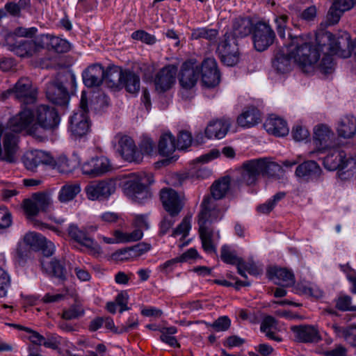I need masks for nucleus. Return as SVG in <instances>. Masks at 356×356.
Returning <instances> with one entry per match:
<instances>
[{"instance_id": "nucleus-1", "label": "nucleus", "mask_w": 356, "mask_h": 356, "mask_svg": "<svg viewBox=\"0 0 356 356\" xmlns=\"http://www.w3.org/2000/svg\"><path fill=\"white\" fill-rule=\"evenodd\" d=\"M286 54L278 51L273 60V67L277 73L284 74L292 69V62L305 73L314 72L320 58L318 47L312 42L309 34H294L289 32L288 42L285 44Z\"/></svg>"}, {"instance_id": "nucleus-2", "label": "nucleus", "mask_w": 356, "mask_h": 356, "mask_svg": "<svg viewBox=\"0 0 356 356\" xmlns=\"http://www.w3.org/2000/svg\"><path fill=\"white\" fill-rule=\"evenodd\" d=\"M36 122L29 129V135L43 140L46 138L45 131L56 129L60 122V118L54 107L40 105L34 114Z\"/></svg>"}, {"instance_id": "nucleus-3", "label": "nucleus", "mask_w": 356, "mask_h": 356, "mask_svg": "<svg viewBox=\"0 0 356 356\" xmlns=\"http://www.w3.org/2000/svg\"><path fill=\"white\" fill-rule=\"evenodd\" d=\"M154 181L153 175L151 173L133 174L125 181L123 189L124 193L132 200L142 203L145 200L151 197L147 186Z\"/></svg>"}, {"instance_id": "nucleus-4", "label": "nucleus", "mask_w": 356, "mask_h": 356, "mask_svg": "<svg viewBox=\"0 0 356 356\" xmlns=\"http://www.w3.org/2000/svg\"><path fill=\"white\" fill-rule=\"evenodd\" d=\"M0 44L8 47L9 50L19 57L33 56L42 49L40 35L34 40H20L15 42V35L6 29L0 31Z\"/></svg>"}, {"instance_id": "nucleus-5", "label": "nucleus", "mask_w": 356, "mask_h": 356, "mask_svg": "<svg viewBox=\"0 0 356 356\" xmlns=\"http://www.w3.org/2000/svg\"><path fill=\"white\" fill-rule=\"evenodd\" d=\"M10 95L23 104H33L37 100L38 90L29 78L22 77L13 88L2 92L0 97L4 100Z\"/></svg>"}, {"instance_id": "nucleus-6", "label": "nucleus", "mask_w": 356, "mask_h": 356, "mask_svg": "<svg viewBox=\"0 0 356 356\" xmlns=\"http://www.w3.org/2000/svg\"><path fill=\"white\" fill-rule=\"evenodd\" d=\"M216 53L221 62L227 66L232 67L238 63L239 60L238 42L231 33L227 32L220 38Z\"/></svg>"}, {"instance_id": "nucleus-7", "label": "nucleus", "mask_w": 356, "mask_h": 356, "mask_svg": "<svg viewBox=\"0 0 356 356\" xmlns=\"http://www.w3.org/2000/svg\"><path fill=\"white\" fill-rule=\"evenodd\" d=\"M88 103L85 92H82L79 108L74 113L70 120V131L75 137L86 135L90 127L88 116Z\"/></svg>"}, {"instance_id": "nucleus-8", "label": "nucleus", "mask_w": 356, "mask_h": 356, "mask_svg": "<svg viewBox=\"0 0 356 356\" xmlns=\"http://www.w3.org/2000/svg\"><path fill=\"white\" fill-rule=\"evenodd\" d=\"M18 137L8 128L0 124V160L9 163L16 161Z\"/></svg>"}, {"instance_id": "nucleus-9", "label": "nucleus", "mask_w": 356, "mask_h": 356, "mask_svg": "<svg viewBox=\"0 0 356 356\" xmlns=\"http://www.w3.org/2000/svg\"><path fill=\"white\" fill-rule=\"evenodd\" d=\"M325 37L329 42L327 49L330 54L337 55L344 58L350 56L352 42L348 32L340 31L336 34L327 32Z\"/></svg>"}, {"instance_id": "nucleus-10", "label": "nucleus", "mask_w": 356, "mask_h": 356, "mask_svg": "<svg viewBox=\"0 0 356 356\" xmlns=\"http://www.w3.org/2000/svg\"><path fill=\"white\" fill-rule=\"evenodd\" d=\"M225 211V209L218 207L216 202L210 196H205L198 214L199 227H210L211 224L222 219Z\"/></svg>"}, {"instance_id": "nucleus-11", "label": "nucleus", "mask_w": 356, "mask_h": 356, "mask_svg": "<svg viewBox=\"0 0 356 356\" xmlns=\"http://www.w3.org/2000/svg\"><path fill=\"white\" fill-rule=\"evenodd\" d=\"M160 200L164 210L171 217H177L184 207V196L171 188L160 191Z\"/></svg>"}, {"instance_id": "nucleus-12", "label": "nucleus", "mask_w": 356, "mask_h": 356, "mask_svg": "<svg viewBox=\"0 0 356 356\" xmlns=\"http://www.w3.org/2000/svg\"><path fill=\"white\" fill-rule=\"evenodd\" d=\"M275 33L271 26L262 22L256 23L252 32V41L255 49L263 51L273 44Z\"/></svg>"}, {"instance_id": "nucleus-13", "label": "nucleus", "mask_w": 356, "mask_h": 356, "mask_svg": "<svg viewBox=\"0 0 356 356\" xmlns=\"http://www.w3.org/2000/svg\"><path fill=\"white\" fill-rule=\"evenodd\" d=\"M117 143L116 149L120 156L127 161L140 163L142 159V154L138 150L134 140L127 136L118 134L115 137Z\"/></svg>"}, {"instance_id": "nucleus-14", "label": "nucleus", "mask_w": 356, "mask_h": 356, "mask_svg": "<svg viewBox=\"0 0 356 356\" xmlns=\"http://www.w3.org/2000/svg\"><path fill=\"white\" fill-rule=\"evenodd\" d=\"M116 190V182L113 179H104L91 183L86 188L88 199L91 200L108 198Z\"/></svg>"}, {"instance_id": "nucleus-15", "label": "nucleus", "mask_w": 356, "mask_h": 356, "mask_svg": "<svg viewBox=\"0 0 356 356\" xmlns=\"http://www.w3.org/2000/svg\"><path fill=\"white\" fill-rule=\"evenodd\" d=\"M261 165L259 159L245 161L238 169L237 181L246 185L254 184L261 174Z\"/></svg>"}, {"instance_id": "nucleus-16", "label": "nucleus", "mask_w": 356, "mask_h": 356, "mask_svg": "<svg viewBox=\"0 0 356 356\" xmlns=\"http://www.w3.org/2000/svg\"><path fill=\"white\" fill-rule=\"evenodd\" d=\"M200 75V67L196 64V62L191 60L182 64L178 79L182 88L191 89L196 85Z\"/></svg>"}, {"instance_id": "nucleus-17", "label": "nucleus", "mask_w": 356, "mask_h": 356, "mask_svg": "<svg viewBox=\"0 0 356 356\" xmlns=\"http://www.w3.org/2000/svg\"><path fill=\"white\" fill-rule=\"evenodd\" d=\"M34 118V113L30 109H24L9 120L6 127L15 133L25 131L29 135Z\"/></svg>"}, {"instance_id": "nucleus-18", "label": "nucleus", "mask_w": 356, "mask_h": 356, "mask_svg": "<svg viewBox=\"0 0 356 356\" xmlns=\"http://www.w3.org/2000/svg\"><path fill=\"white\" fill-rule=\"evenodd\" d=\"M112 170L110 161L105 156L94 157L84 162L81 166L84 175L96 177L102 176Z\"/></svg>"}, {"instance_id": "nucleus-19", "label": "nucleus", "mask_w": 356, "mask_h": 356, "mask_svg": "<svg viewBox=\"0 0 356 356\" xmlns=\"http://www.w3.org/2000/svg\"><path fill=\"white\" fill-rule=\"evenodd\" d=\"M51 206V198L44 193H35L31 199L25 200L24 202V209L29 217L35 216L40 211L46 212Z\"/></svg>"}, {"instance_id": "nucleus-20", "label": "nucleus", "mask_w": 356, "mask_h": 356, "mask_svg": "<svg viewBox=\"0 0 356 356\" xmlns=\"http://www.w3.org/2000/svg\"><path fill=\"white\" fill-rule=\"evenodd\" d=\"M200 70L202 81L204 86L211 88L220 83V76L215 58H205L201 64Z\"/></svg>"}, {"instance_id": "nucleus-21", "label": "nucleus", "mask_w": 356, "mask_h": 356, "mask_svg": "<svg viewBox=\"0 0 356 356\" xmlns=\"http://www.w3.org/2000/svg\"><path fill=\"white\" fill-rule=\"evenodd\" d=\"M177 68L173 65H168L161 68L155 75L154 85L156 90L164 92L172 88L176 81Z\"/></svg>"}, {"instance_id": "nucleus-22", "label": "nucleus", "mask_w": 356, "mask_h": 356, "mask_svg": "<svg viewBox=\"0 0 356 356\" xmlns=\"http://www.w3.org/2000/svg\"><path fill=\"white\" fill-rule=\"evenodd\" d=\"M46 96L53 104L60 106H66L70 99L66 88L58 79L47 85Z\"/></svg>"}, {"instance_id": "nucleus-23", "label": "nucleus", "mask_w": 356, "mask_h": 356, "mask_svg": "<svg viewBox=\"0 0 356 356\" xmlns=\"http://www.w3.org/2000/svg\"><path fill=\"white\" fill-rule=\"evenodd\" d=\"M295 339L301 343H318L321 337L317 326L312 325H294L291 327Z\"/></svg>"}, {"instance_id": "nucleus-24", "label": "nucleus", "mask_w": 356, "mask_h": 356, "mask_svg": "<svg viewBox=\"0 0 356 356\" xmlns=\"http://www.w3.org/2000/svg\"><path fill=\"white\" fill-rule=\"evenodd\" d=\"M67 232L72 239L86 247L92 253L100 252V246L92 238L88 236L86 230L79 229L75 224H71L67 229Z\"/></svg>"}, {"instance_id": "nucleus-25", "label": "nucleus", "mask_w": 356, "mask_h": 356, "mask_svg": "<svg viewBox=\"0 0 356 356\" xmlns=\"http://www.w3.org/2000/svg\"><path fill=\"white\" fill-rule=\"evenodd\" d=\"M23 163L27 170L34 172L40 165H49L53 163L54 158L44 151L34 150L24 155Z\"/></svg>"}, {"instance_id": "nucleus-26", "label": "nucleus", "mask_w": 356, "mask_h": 356, "mask_svg": "<svg viewBox=\"0 0 356 356\" xmlns=\"http://www.w3.org/2000/svg\"><path fill=\"white\" fill-rule=\"evenodd\" d=\"M82 76L83 83L87 87L99 86L104 80L105 70L102 65L95 64L84 70Z\"/></svg>"}, {"instance_id": "nucleus-27", "label": "nucleus", "mask_w": 356, "mask_h": 356, "mask_svg": "<svg viewBox=\"0 0 356 356\" xmlns=\"http://www.w3.org/2000/svg\"><path fill=\"white\" fill-rule=\"evenodd\" d=\"M264 127L268 134L278 137L285 136L289 131L286 122L275 115H270L266 120Z\"/></svg>"}, {"instance_id": "nucleus-28", "label": "nucleus", "mask_w": 356, "mask_h": 356, "mask_svg": "<svg viewBox=\"0 0 356 356\" xmlns=\"http://www.w3.org/2000/svg\"><path fill=\"white\" fill-rule=\"evenodd\" d=\"M321 174V168L314 161H305L300 164L296 170V175L305 181H309L319 177Z\"/></svg>"}, {"instance_id": "nucleus-29", "label": "nucleus", "mask_w": 356, "mask_h": 356, "mask_svg": "<svg viewBox=\"0 0 356 356\" xmlns=\"http://www.w3.org/2000/svg\"><path fill=\"white\" fill-rule=\"evenodd\" d=\"M229 120H216L211 121L205 129V135L209 139H221L227 134L229 127Z\"/></svg>"}, {"instance_id": "nucleus-30", "label": "nucleus", "mask_w": 356, "mask_h": 356, "mask_svg": "<svg viewBox=\"0 0 356 356\" xmlns=\"http://www.w3.org/2000/svg\"><path fill=\"white\" fill-rule=\"evenodd\" d=\"M40 42L42 44V49L47 47L58 53L67 52L70 49V44L66 40L49 34L40 35Z\"/></svg>"}, {"instance_id": "nucleus-31", "label": "nucleus", "mask_w": 356, "mask_h": 356, "mask_svg": "<svg viewBox=\"0 0 356 356\" xmlns=\"http://www.w3.org/2000/svg\"><path fill=\"white\" fill-rule=\"evenodd\" d=\"M269 277L277 285L291 286L295 283L293 273L286 268H271L268 271Z\"/></svg>"}, {"instance_id": "nucleus-32", "label": "nucleus", "mask_w": 356, "mask_h": 356, "mask_svg": "<svg viewBox=\"0 0 356 356\" xmlns=\"http://www.w3.org/2000/svg\"><path fill=\"white\" fill-rule=\"evenodd\" d=\"M347 163L348 160L345 152L339 149L333 150L323 160L325 168L331 171L344 168L347 166Z\"/></svg>"}, {"instance_id": "nucleus-33", "label": "nucleus", "mask_w": 356, "mask_h": 356, "mask_svg": "<svg viewBox=\"0 0 356 356\" xmlns=\"http://www.w3.org/2000/svg\"><path fill=\"white\" fill-rule=\"evenodd\" d=\"M332 136V131L326 125L320 124L314 129V143L319 150L330 146Z\"/></svg>"}, {"instance_id": "nucleus-34", "label": "nucleus", "mask_w": 356, "mask_h": 356, "mask_svg": "<svg viewBox=\"0 0 356 356\" xmlns=\"http://www.w3.org/2000/svg\"><path fill=\"white\" fill-rule=\"evenodd\" d=\"M261 122V113L254 108L250 107L243 111L237 118L238 125L243 127H251Z\"/></svg>"}, {"instance_id": "nucleus-35", "label": "nucleus", "mask_w": 356, "mask_h": 356, "mask_svg": "<svg viewBox=\"0 0 356 356\" xmlns=\"http://www.w3.org/2000/svg\"><path fill=\"white\" fill-rule=\"evenodd\" d=\"M336 337L343 339L352 347L356 348V325L341 327L337 323L331 325Z\"/></svg>"}, {"instance_id": "nucleus-36", "label": "nucleus", "mask_w": 356, "mask_h": 356, "mask_svg": "<svg viewBox=\"0 0 356 356\" xmlns=\"http://www.w3.org/2000/svg\"><path fill=\"white\" fill-rule=\"evenodd\" d=\"M337 132L339 136L350 138L356 133V118L353 116H345L339 122Z\"/></svg>"}, {"instance_id": "nucleus-37", "label": "nucleus", "mask_w": 356, "mask_h": 356, "mask_svg": "<svg viewBox=\"0 0 356 356\" xmlns=\"http://www.w3.org/2000/svg\"><path fill=\"white\" fill-rule=\"evenodd\" d=\"M233 33L235 38H244L253 32L254 26L249 18H238L233 22Z\"/></svg>"}, {"instance_id": "nucleus-38", "label": "nucleus", "mask_w": 356, "mask_h": 356, "mask_svg": "<svg viewBox=\"0 0 356 356\" xmlns=\"http://www.w3.org/2000/svg\"><path fill=\"white\" fill-rule=\"evenodd\" d=\"M230 187V177H224L216 181L211 186V198L216 202L223 198Z\"/></svg>"}, {"instance_id": "nucleus-39", "label": "nucleus", "mask_w": 356, "mask_h": 356, "mask_svg": "<svg viewBox=\"0 0 356 356\" xmlns=\"http://www.w3.org/2000/svg\"><path fill=\"white\" fill-rule=\"evenodd\" d=\"M41 266L47 273L52 274L54 276L60 280L65 279V268L58 260H42L41 261Z\"/></svg>"}, {"instance_id": "nucleus-40", "label": "nucleus", "mask_w": 356, "mask_h": 356, "mask_svg": "<svg viewBox=\"0 0 356 356\" xmlns=\"http://www.w3.org/2000/svg\"><path fill=\"white\" fill-rule=\"evenodd\" d=\"M120 85L125 88L129 93L136 94L140 90V78L135 73L125 70Z\"/></svg>"}, {"instance_id": "nucleus-41", "label": "nucleus", "mask_w": 356, "mask_h": 356, "mask_svg": "<svg viewBox=\"0 0 356 356\" xmlns=\"http://www.w3.org/2000/svg\"><path fill=\"white\" fill-rule=\"evenodd\" d=\"M158 146L159 154L163 156H169L177 149L175 138L170 133L161 135Z\"/></svg>"}, {"instance_id": "nucleus-42", "label": "nucleus", "mask_w": 356, "mask_h": 356, "mask_svg": "<svg viewBox=\"0 0 356 356\" xmlns=\"http://www.w3.org/2000/svg\"><path fill=\"white\" fill-rule=\"evenodd\" d=\"M288 20L289 15L286 13L281 10H277L274 22L275 23L277 33L279 37L282 40H288L289 32L291 33L290 30H288L287 34L286 32L287 30Z\"/></svg>"}, {"instance_id": "nucleus-43", "label": "nucleus", "mask_w": 356, "mask_h": 356, "mask_svg": "<svg viewBox=\"0 0 356 356\" xmlns=\"http://www.w3.org/2000/svg\"><path fill=\"white\" fill-rule=\"evenodd\" d=\"M199 233L204 251L207 253H216V249L212 241L213 230L211 227H199Z\"/></svg>"}, {"instance_id": "nucleus-44", "label": "nucleus", "mask_w": 356, "mask_h": 356, "mask_svg": "<svg viewBox=\"0 0 356 356\" xmlns=\"http://www.w3.org/2000/svg\"><path fill=\"white\" fill-rule=\"evenodd\" d=\"M81 191V188L78 184H69L62 186L58 200L60 202L65 203L72 200Z\"/></svg>"}, {"instance_id": "nucleus-45", "label": "nucleus", "mask_w": 356, "mask_h": 356, "mask_svg": "<svg viewBox=\"0 0 356 356\" xmlns=\"http://www.w3.org/2000/svg\"><path fill=\"white\" fill-rule=\"evenodd\" d=\"M124 72L120 67L118 66H112L109 67L105 71V78L104 80L110 82L112 86H120V82L122 81L124 76Z\"/></svg>"}, {"instance_id": "nucleus-46", "label": "nucleus", "mask_w": 356, "mask_h": 356, "mask_svg": "<svg viewBox=\"0 0 356 356\" xmlns=\"http://www.w3.org/2000/svg\"><path fill=\"white\" fill-rule=\"evenodd\" d=\"M143 236V231L138 228L134 229L130 233L122 232L120 230L114 232V236L116 237L118 242H134L141 239Z\"/></svg>"}, {"instance_id": "nucleus-47", "label": "nucleus", "mask_w": 356, "mask_h": 356, "mask_svg": "<svg viewBox=\"0 0 356 356\" xmlns=\"http://www.w3.org/2000/svg\"><path fill=\"white\" fill-rule=\"evenodd\" d=\"M220 258L226 264L236 265L241 263L242 259L237 256L236 252L230 246L225 245L222 247L220 251Z\"/></svg>"}, {"instance_id": "nucleus-48", "label": "nucleus", "mask_w": 356, "mask_h": 356, "mask_svg": "<svg viewBox=\"0 0 356 356\" xmlns=\"http://www.w3.org/2000/svg\"><path fill=\"white\" fill-rule=\"evenodd\" d=\"M237 270L238 274L245 278H247L245 271L254 276L259 275L262 273V269L255 263L253 261L245 262L243 259L241 263H238Z\"/></svg>"}, {"instance_id": "nucleus-49", "label": "nucleus", "mask_w": 356, "mask_h": 356, "mask_svg": "<svg viewBox=\"0 0 356 356\" xmlns=\"http://www.w3.org/2000/svg\"><path fill=\"white\" fill-rule=\"evenodd\" d=\"M260 161L262 163L261 174L270 177L277 175L282 170V167L275 162L269 161L266 158H260Z\"/></svg>"}, {"instance_id": "nucleus-50", "label": "nucleus", "mask_w": 356, "mask_h": 356, "mask_svg": "<svg viewBox=\"0 0 356 356\" xmlns=\"http://www.w3.org/2000/svg\"><path fill=\"white\" fill-rule=\"evenodd\" d=\"M24 241L31 248L39 250L42 243L45 241V237L36 232H29L24 236Z\"/></svg>"}, {"instance_id": "nucleus-51", "label": "nucleus", "mask_w": 356, "mask_h": 356, "mask_svg": "<svg viewBox=\"0 0 356 356\" xmlns=\"http://www.w3.org/2000/svg\"><path fill=\"white\" fill-rule=\"evenodd\" d=\"M285 193L280 192L275 194L272 200L267 201L266 202L257 207V211L261 213H270L276 204L285 197Z\"/></svg>"}, {"instance_id": "nucleus-52", "label": "nucleus", "mask_w": 356, "mask_h": 356, "mask_svg": "<svg viewBox=\"0 0 356 356\" xmlns=\"http://www.w3.org/2000/svg\"><path fill=\"white\" fill-rule=\"evenodd\" d=\"M161 339L163 342L169 344L171 346H178L176 338L173 336L177 332V328L175 327H163L161 330Z\"/></svg>"}, {"instance_id": "nucleus-53", "label": "nucleus", "mask_w": 356, "mask_h": 356, "mask_svg": "<svg viewBox=\"0 0 356 356\" xmlns=\"http://www.w3.org/2000/svg\"><path fill=\"white\" fill-rule=\"evenodd\" d=\"M49 165L57 169L61 173H69L73 170V166L65 156H60L56 161L54 159V163Z\"/></svg>"}, {"instance_id": "nucleus-54", "label": "nucleus", "mask_w": 356, "mask_h": 356, "mask_svg": "<svg viewBox=\"0 0 356 356\" xmlns=\"http://www.w3.org/2000/svg\"><path fill=\"white\" fill-rule=\"evenodd\" d=\"M192 143L191 134L187 131H180L177 136L176 145L179 149H184L191 146Z\"/></svg>"}, {"instance_id": "nucleus-55", "label": "nucleus", "mask_w": 356, "mask_h": 356, "mask_svg": "<svg viewBox=\"0 0 356 356\" xmlns=\"http://www.w3.org/2000/svg\"><path fill=\"white\" fill-rule=\"evenodd\" d=\"M191 217L185 216L181 223L173 230L172 236H177L182 235L186 236L191 229Z\"/></svg>"}, {"instance_id": "nucleus-56", "label": "nucleus", "mask_w": 356, "mask_h": 356, "mask_svg": "<svg viewBox=\"0 0 356 356\" xmlns=\"http://www.w3.org/2000/svg\"><path fill=\"white\" fill-rule=\"evenodd\" d=\"M10 286V277L8 273L0 268V298L6 297Z\"/></svg>"}, {"instance_id": "nucleus-57", "label": "nucleus", "mask_w": 356, "mask_h": 356, "mask_svg": "<svg viewBox=\"0 0 356 356\" xmlns=\"http://www.w3.org/2000/svg\"><path fill=\"white\" fill-rule=\"evenodd\" d=\"M351 300L349 296L341 295L336 300V307L341 311H356V306L352 305Z\"/></svg>"}, {"instance_id": "nucleus-58", "label": "nucleus", "mask_w": 356, "mask_h": 356, "mask_svg": "<svg viewBox=\"0 0 356 356\" xmlns=\"http://www.w3.org/2000/svg\"><path fill=\"white\" fill-rule=\"evenodd\" d=\"M12 214L6 207H0V229H4L11 226Z\"/></svg>"}, {"instance_id": "nucleus-59", "label": "nucleus", "mask_w": 356, "mask_h": 356, "mask_svg": "<svg viewBox=\"0 0 356 356\" xmlns=\"http://www.w3.org/2000/svg\"><path fill=\"white\" fill-rule=\"evenodd\" d=\"M231 321L227 316H221L213 323H207V326L213 327L217 332H222L229 329Z\"/></svg>"}, {"instance_id": "nucleus-60", "label": "nucleus", "mask_w": 356, "mask_h": 356, "mask_svg": "<svg viewBox=\"0 0 356 356\" xmlns=\"http://www.w3.org/2000/svg\"><path fill=\"white\" fill-rule=\"evenodd\" d=\"M332 55L330 51L325 53L318 65L320 70L324 74L330 73L333 69L334 62Z\"/></svg>"}, {"instance_id": "nucleus-61", "label": "nucleus", "mask_w": 356, "mask_h": 356, "mask_svg": "<svg viewBox=\"0 0 356 356\" xmlns=\"http://www.w3.org/2000/svg\"><path fill=\"white\" fill-rule=\"evenodd\" d=\"M131 38L134 40H140L147 44H153L156 41L154 35H151L143 30L134 31L131 34Z\"/></svg>"}, {"instance_id": "nucleus-62", "label": "nucleus", "mask_w": 356, "mask_h": 356, "mask_svg": "<svg viewBox=\"0 0 356 356\" xmlns=\"http://www.w3.org/2000/svg\"><path fill=\"white\" fill-rule=\"evenodd\" d=\"M83 314V309L79 305H74L63 311L62 317L65 320H72L81 316Z\"/></svg>"}, {"instance_id": "nucleus-63", "label": "nucleus", "mask_w": 356, "mask_h": 356, "mask_svg": "<svg viewBox=\"0 0 356 356\" xmlns=\"http://www.w3.org/2000/svg\"><path fill=\"white\" fill-rule=\"evenodd\" d=\"M140 148L142 155L143 154H151L155 149V144L150 138L144 136L140 143Z\"/></svg>"}, {"instance_id": "nucleus-64", "label": "nucleus", "mask_w": 356, "mask_h": 356, "mask_svg": "<svg viewBox=\"0 0 356 356\" xmlns=\"http://www.w3.org/2000/svg\"><path fill=\"white\" fill-rule=\"evenodd\" d=\"M343 15L336 6L332 5L327 15V22L328 25H334L339 22Z\"/></svg>"}]
</instances>
